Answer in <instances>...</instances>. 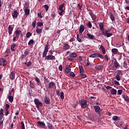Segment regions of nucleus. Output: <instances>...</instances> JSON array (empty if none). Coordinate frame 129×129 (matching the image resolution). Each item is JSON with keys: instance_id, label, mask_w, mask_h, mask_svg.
Here are the masks:
<instances>
[{"instance_id": "1", "label": "nucleus", "mask_w": 129, "mask_h": 129, "mask_svg": "<svg viewBox=\"0 0 129 129\" xmlns=\"http://www.w3.org/2000/svg\"><path fill=\"white\" fill-rule=\"evenodd\" d=\"M48 47H49V41L47 42V44L45 46L44 50L42 54V57H45V59L46 60H55L56 57H55V56L54 55H48L47 56L48 51L49 50V48H48Z\"/></svg>"}, {"instance_id": "2", "label": "nucleus", "mask_w": 129, "mask_h": 129, "mask_svg": "<svg viewBox=\"0 0 129 129\" xmlns=\"http://www.w3.org/2000/svg\"><path fill=\"white\" fill-rule=\"evenodd\" d=\"M94 108L95 109V112L99 114V116H103V112L101 110L99 106H94Z\"/></svg>"}, {"instance_id": "3", "label": "nucleus", "mask_w": 129, "mask_h": 129, "mask_svg": "<svg viewBox=\"0 0 129 129\" xmlns=\"http://www.w3.org/2000/svg\"><path fill=\"white\" fill-rule=\"evenodd\" d=\"M80 105H81L82 108H86L88 106L87 105V101L85 99H82L79 101Z\"/></svg>"}, {"instance_id": "4", "label": "nucleus", "mask_w": 129, "mask_h": 129, "mask_svg": "<svg viewBox=\"0 0 129 129\" xmlns=\"http://www.w3.org/2000/svg\"><path fill=\"white\" fill-rule=\"evenodd\" d=\"M89 57L90 58H100L101 59H103V55L100 54L99 52H96L94 54H91Z\"/></svg>"}, {"instance_id": "5", "label": "nucleus", "mask_w": 129, "mask_h": 129, "mask_svg": "<svg viewBox=\"0 0 129 129\" xmlns=\"http://www.w3.org/2000/svg\"><path fill=\"white\" fill-rule=\"evenodd\" d=\"M34 103L36 105L37 109H40V106H43V103L40 101L38 99H34Z\"/></svg>"}, {"instance_id": "6", "label": "nucleus", "mask_w": 129, "mask_h": 129, "mask_svg": "<svg viewBox=\"0 0 129 129\" xmlns=\"http://www.w3.org/2000/svg\"><path fill=\"white\" fill-rule=\"evenodd\" d=\"M122 76V73H121V71H117V73L115 77L117 81H120L121 80V77Z\"/></svg>"}, {"instance_id": "7", "label": "nucleus", "mask_w": 129, "mask_h": 129, "mask_svg": "<svg viewBox=\"0 0 129 129\" xmlns=\"http://www.w3.org/2000/svg\"><path fill=\"white\" fill-rule=\"evenodd\" d=\"M113 62V65L115 68V69H118L119 67H120V65L119 64V63L117 61L116 59H115L114 61L112 60Z\"/></svg>"}, {"instance_id": "8", "label": "nucleus", "mask_w": 129, "mask_h": 129, "mask_svg": "<svg viewBox=\"0 0 129 129\" xmlns=\"http://www.w3.org/2000/svg\"><path fill=\"white\" fill-rule=\"evenodd\" d=\"M15 77H16V74L15 73V72L12 71L9 75L10 79H11V80H14Z\"/></svg>"}, {"instance_id": "9", "label": "nucleus", "mask_w": 129, "mask_h": 129, "mask_svg": "<svg viewBox=\"0 0 129 129\" xmlns=\"http://www.w3.org/2000/svg\"><path fill=\"white\" fill-rule=\"evenodd\" d=\"M95 69L97 71H100V70L103 69V66L102 64L97 65L95 67Z\"/></svg>"}, {"instance_id": "10", "label": "nucleus", "mask_w": 129, "mask_h": 129, "mask_svg": "<svg viewBox=\"0 0 129 129\" xmlns=\"http://www.w3.org/2000/svg\"><path fill=\"white\" fill-rule=\"evenodd\" d=\"M55 83H54L53 82H51L48 84V89L54 88V87H55Z\"/></svg>"}, {"instance_id": "11", "label": "nucleus", "mask_w": 129, "mask_h": 129, "mask_svg": "<svg viewBox=\"0 0 129 129\" xmlns=\"http://www.w3.org/2000/svg\"><path fill=\"white\" fill-rule=\"evenodd\" d=\"M44 99V102L45 104H50V99L48 97H47V96H45Z\"/></svg>"}, {"instance_id": "12", "label": "nucleus", "mask_w": 129, "mask_h": 129, "mask_svg": "<svg viewBox=\"0 0 129 129\" xmlns=\"http://www.w3.org/2000/svg\"><path fill=\"white\" fill-rule=\"evenodd\" d=\"M84 30H85V28L84 27V25H81L80 27V30L79 32L80 34H82L84 32Z\"/></svg>"}, {"instance_id": "13", "label": "nucleus", "mask_w": 129, "mask_h": 129, "mask_svg": "<svg viewBox=\"0 0 129 129\" xmlns=\"http://www.w3.org/2000/svg\"><path fill=\"white\" fill-rule=\"evenodd\" d=\"M37 123H38V125L41 127H45V126H46V125L43 121H38Z\"/></svg>"}, {"instance_id": "14", "label": "nucleus", "mask_w": 129, "mask_h": 129, "mask_svg": "<svg viewBox=\"0 0 129 129\" xmlns=\"http://www.w3.org/2000/svg\"><path fill=\"white\" fill-rule=\"evenodd\" d=\"M98 25L101 31H103V30H104V26L103 25V22H99L98 23Z\"/></svg>"}, {"instance_id": "15", "label": "nucleus", "mask_w": 129, "mask_h": 129, "mask_svg": "<svg viewBox=\"0 0 129 129\" xmlns=\"http://www.w3.org/2000/svg\"><path fill=\"white\" fill-rule=\"evenodd\" d=\"M87 35L88 36L89 40H95V37H94V35L90 34L89 33H87Z\"/></svg>"}, {"instance_id": "16", "label": "nucleus", "mask_w": 129, "mask_h": 129, "mask_svg": "<svg viewBox=\"0 0 129 129\" xmlns=\"http://www.w3.org/2000/svg\"><path fill=\"white\" fill-rule=\"evenodd\" d=\"M13 30H14V29L12 27V25H10L8 27V33L9 35H12L13 33Z\"/></svg>"}, {"instance_id": "17", "label": "nucleus", "mask_w": 129, "mask_h": 129, "mask_svg": "<svg viewBox=\"0 0 129 129\" xmlns=\"http://www.w3.org/2000/svg\"><path fill=\"white\" fill-rule=\"evenodd\" d=\"M66 73H70L71 72V67L70 66H68L66 68Z\"/></svg>"}, {"instance_id": "18", "label": "nucleus", "mask_w": 129, "mask_h": 129, "mask_svg": "<svg viewBox=\"0 0 129 129\" xmlns=\"http://www.w3.org/2000/svg\"><path fill=\"white\" fill-rule=\"evenodd\" d=\"M111 52L114 55H116V54L118 53V50L116 48H112L111 49Z\"/></svg>"}, {"instance_id": "19", "label": "nucleus", "mask_w": 129, "mask_h": 129, "mask_svg": "<svg viewBox=\"0 0 129 129\" xmlns=\"http://www.w3.org/2000/svg\"><path fill=\"white\" fill-rule=\"evenodd\" d=\"M108 33H109V30H106L104 31V30H103V31H102V36H107Z\"/></svg>"}, {"instance_id": "20", "label": "nucleus", "mask_w": 129, "mask_h": 129, "mask_svg": "<svg viewBox=\"0 0 129 129\" xmlns=\"http://www.w3.org/2000/svg\"><path fill=\"white\" fill-rule=\"evenodd\" d=\"M15 34H16V37L19 38V37H20V34H22V31L16 30L15 31Z\"/></svg>"}, {"instance_id": "21", "label": "nucleus", "mask_w": 129, "mask_h": 129, "mask_svg": "<svg viewBox=\"0 0 129 129\" xmlns=\"http://www.w3.org/2000/svg\"><path fill=\"white\" fill-rule=\"evenodd\" d=\"M18 15H19V13L17 11H14V13L12 14V16L14 19L15 18H18Z\"/></svg>"}, {"instance_id": "22", "label": "nucleus", "mask_w": 129, "mask_h": 129, "mask_svg": "<svg viewBox=\"0 0 129 129\" xmlns=\"http://www.w3.org/2000/svg\"><path fill=\"white\" fill-rule=\"evenodd\" d=\"M79 68L80 74H82L84 73V70L83 69V66H79Z\"/></svg>"}, {"instance_id": "23", "label": "nucleus", "mask_w": 129, "mask_h": 129, "mask_svg": "<svg viewBox=\"0 0 129 129\" xmlns=\"http://www.w3.org/2000/svg\"><path fill=\"white\" fill-rule=\"evenodd\" d=\"M25 15L26 16H29L30 15V10L28 9V8H26L24 9Z\"/></svg>"}, {"instance_id": "24", "label": "nucleus", "mask_w": 129, "mask_h": 129, "mask_svg": "<svg viewBox=\"0 0 129 129\" xmlns=\"http://www.w3.org/2000/svg\"><path fill=\"white\" fill-rule=\"evenodd\" d=\"M122 96L123 98L124 99L125 101H126L127 102H129V98L127 96L125 95H122Z\"/></svg>"}, {"instance_id": "25", "label": "nucleus", "mask_w": 129, "mask_h": 129, "mask_svg": "<svg viewBox=\"0 0 129 129\" xmlns=\"http://www.w3.org/2000/svg\"><path fill=\"white\" fill-rule=\"evenodd\" d=\"M64 7H65V3L61 4L58 7V10L59 11H64V10H63Z\"/></svg>"}, {"instance_id": "26", "label": "nucleus", "mask_w": 129, "mask_h": 129, "mask_svg": "<svg viewBox=\"0 0 129 129\" xmlns=\"http://www.w3.org/2000/svg\"><path fill=\"white\" fill-rule=\"evenodd\" d=\"M110 92H111V94H112V95H116V92H117L116 90H115L114 89H112L110 90Z\"/></svg>"}, {"instance_id": "27", "label": "nucleus", "mask_w": 129, "mask_h": 129, "mask_svg": "<svg viewBox=\"0 0 129 129\" xmlns=\"http://www.w3.org/2000/svg\"><path fill=\"white\" fill-rule=\"evenodd\" d=\"M100 49H101L102 52L103 54H105V53H106V51H105V48H104V46H103V45H101Z\"/></svg>"}, {"instance_id": "28", "label": "nucleus", "mask_w": 129, "mask_h": 129, "mask_svg": "<svg viewBox=\"0 0 129 129\" xmlns=\"http://www.w3.org/2000/svg\"><path fill=\"white\" fill-rule=\"evenodd\" d=\"M2 63H3V66H4V67H5V66H7V64L8 63V62H7V60L5 59H2Z\"/></svg>"}, {"instance_id": "29", "label": "nucleus", "mask_w": 129, "mask_h": 129, "mask_svg": "<svg viewBox=\"0 0 129 129\" xmlns=\"http://www.w3.org/2000/svg\"><path fill=\"white\" fill-rule=\"evenodd\" d=\"M70 57H72L73 58H76V57H77V54L74 52H72V53L70 54Z\"/></svg>"}, {"instance_id": "30", "label": "nucleus", "mask_w": 129, "mask_h": 129, "mask_svg": "<svg viewBox=\"0 0 129 129\" xmlns=\"http://www.w3.org/2000/svg\"><path fill=\"white\" fill-rule=\"evenodd\" d=\"M70 48V46H69V45H68V44L65 43V44H64V47H63V49H64V50H68V49H69Z\"/></svg>"}, {"instance_id": "31", "label": "nucleus", "mask_w": 129, "mask_h": 129, "mask_svg": "<svg viewBox=\"0 0 129 129\" xmlns=\"http://www.w3.org/2000/svg\"><path fill=\"white\" fill-rule=\"evenodd\" d=\"M112 119L113 120H119V117L116 115H114L112 117Z\"/></svg>"}, {"instance_id": "32", "label": "nucleus", "mask_w": 129, "mask_h": 129, "mask_svg": "<svg viewBox=\"0 0 129 129\" xmlns=\"http://www.w3.org/2000/svg\"><path fill=\"white\" fill-rule=\"evenodd\" d=\"M8 99H9L10 102H13V101H14V97H13L12 96H9Z\"/></svg>"}, {"instance_id": "33", "label": "nucleus", "mask_w": 129, "mask_h": 129, "mask_svg": "<svg viewBox=\"0 0 129 129\" xmlns=\"http://www.w3.org/2000/svg\"><path fill=\"white\" fill-rule=\"evenodd\" d=\"M24 64L27 66V67H29V66H32V61H29L28 62H24Z\"/></svg>"}, {"instance_id": "34", "label": "nucleus", "mask_w": 129, "mask_h": 129, "mask_svg": "<svg viewBox=\"0 0 129 129\" xmlns=\"http://www.w3.org/2000/svg\"><path fill=\"white\" fill-rule=\"evenodd\" d=\"M36 32L37 34H41L42 32V29L37 28Z\"/></svg>"}, {"instance_id": "35", "label": "nucleus", "mask_w": 129, "mask_h": 129, "mask_svg": "<svg viewBox=\"0 0 129 129\" xmlns=\"http://www.w3.org/2000/svg\"><path fill=\"white\" fill-rule=\"evenodd\" d=\"M28 54H30V50H28V49H26L24 51V55L26 56H27V55H28Z\"/></svg>"}, {"instance_id": "36", "label": "nucleus", "mask_w": 129, "mask_h": 129, "mask_svg": "<svg viewBox=\"0 0 129 129\" xmlns=\"http://www.w3.org/2000/svg\"><path fill=\"white\" fill-rule=\"evenodd\" d=\"M110 18L111 21H112V22H113L115 20V18H114V16H113V14H110Z\"/></svg>"}, {"instance_id": "37", "label": "nucleus", "mask_w": 129, "mask_h": 129, "mask_svg": "<svg viewBox=\"0 0 129 129\" xmlns=\"http://www.w3.org/2000/svg\"><path fill=\"white\" fill-rule=\"evenodd\" d=\"M36 23H37V20L36 19L34 20V21L32 22V26L33 29H34V28L36 27Z\"/></svg>"}, {"instance_id": "38", "label": "nucleus", "mask_w": 129, "mask_h": 129, "mask_svg": "<svg viewBox=\"0 0 129 129\" xmlns=\"http://www.w3.org/2000/svg\"><path fill=\"white\" fill-rule=\"evenodd\" d=\"M35 81H36V82H37V85H39V83H40V82H41V81H40V79L39 78H38L37 77H36L35 78Z\"/></svg>"}, {"instance_id": "39", "label": "nucleus", "mask_w": 129, "mask_h": 129, "mask_svg": "<svg viewBox=\"0 0 129 129\" xmlns=\"http://www.w3.org/2000/svg\"><path fill=\"white\" fill-rule=\"evenodd\" d=\"M32 36V33L28 32L26 33V38H30Z\"/></svg>"}, {"instance_id": "40", "label": "nucleus", "mask_w": 129, "mask_h": 129, "mask_svg": "<svg viewBox=\"0 0 129 129\" xmlns=\"http://www.w3.org/2000/svg\"><path fill=\"white\" fill-rule=\"evenodd\" d=\"M123 67L124 68H125V69H127V64L126 63V61H124Z\"/></svg>"}, {"instance_id": "41", "label": "nucleus", "mask_w": 129, "mask_h": 129, "mask_svg": "<svg viewBox=\"0 0 129 129\" xmlns=\"http://www.w3.org/2000/svg\"><path fill=\"white\" fill-rule=\"evenodd\" d=\"M79 37H80L79 34H77V39L78 42H82V39H81Z\"/></svg>"}, {"instance_id": "42", "label": "nucleus", "mask_w": 129, "mask_h": 129, "mask_svg": "<svg viewBox=\"0 0 129 129\" xmlns=\"http://www.w3.org/2000/svg\"><path fill=\"white\" fill-rule=\"evenodd\" d=\"M43 25V22H38L36 28H38V27H42Z\"/></svg>"}, {"instance_id": "43", "label": "nucleus", "mask_w": 129, "mask_h": 129, "mask_svg": "<svg viewBox=\"0 0 129 129\" xmlns=\"http://www.w3.org/2000/svg\"><path fill=\"white\" fill-rule=\"evenodd\" d=\"M15 47H16V44H13L11 45V49L12 51H15Z\"/></svg>"}, {"instance_id": "44", "label": "nucleus", "mask_w": 129, "mask_h": 129, "mask_svg": "<svg viewBox=\"0 0 129 129\" xmlns=\"http://www.w3.org/2000/svg\"><path fill=\"white\" fill-rule=\"evenodd\" d=\"M114 84H115V85H117V86H118L120 85L119 84V82H118V81H117L116 80H115L114 81Z\"/></svg>"}, {"instance_id": "45", "label": "nucleus", "mask_w": 129, "mask_h": 129, "mask_svg": "<svg viewBox=\"0 0 129 129\" xmlns=\"http://www.w3.org/2000/svg\"><path fill=\"white\" fill-rule=\"evenodd\" d=\"M117 93H118V95H121V94H122V90L121 89L118 90L117 91Z\"/></svg>"}, {"instance_id": "46", "label": "nucleus", "mask_w": 129, "mask_h": 129, "mask_svg": "<svg viewBox=\"0 0 129 129\" xmlns=\"http://www.w3.org/2000/svg\"><path fill=\"white\" fill-rule=\"evenodd\" d=\"M60 98H61V99H64V92H61L60 93Z\"/></svg>"}, {"instance_id": "47", "label": "nucleus", "mask_w": 129, "mask_h": 129, "mask_svg": "<svg viewBox=\"0 0 129 129\" xmlns=\"http://www.w3.org/2000/svg\"><path fill=\"white\" fill-rule=\"evenodd\" d=\"M21 124L22 127L21 129H25V124L23 121H21Z\"/></svg>"}, {"instance_id": "48", "label": "nucleus", "mask_w": 129, "mask_h": 129, "mask_svg": "<svg viewBox=\"0 0 129 129\" xmlns=\"http://www.w3.org/2000/svg\"><path fill=\"white\" fill-rule=\"evenodd\" d=\"M87 26L89 27V28H92V24H91V22H89L88 23Z\"/></svg>"}, {"instance_id": "49", "label": "nucleus", "mask_w": 129, "mask_h": 129, "mask_svg": "<svg viewBox=\"0 0 129 129\" xmlns=\"http://www.w3.org/2000/svg\"><path fill=\"white\" fill-rule=\"evenodd\" d=\"M44 9H45L46 12H47V11H48V10H49V6H48L47 5H44Z\"/></svg>"}, {"instance_id": "50", "label": "nucleus", "mask_w": 129, "mask_h": 129, "mask_svg": "<svg viewBox=\"0 0 129 129\" xmlns=\"http://www.w3.org/2000/svg\"><path fill=\"white\" fill-rule=\"evenodd\" d=\"M58 69L59 71H62V70H63V66L61 64H60L58 67Z\"/></svg>"}, {"instance_id": "51", "label": "nucleus", "mask_w": 129, "mask_h": 129, "mask_svg": "<svg viewBox=\"0 0 129 129\" xmlns=\"http://www.w3.org/2000/svg\"><path fill=\"white\" fill-rule=\"evenodd\" d=\"M70 76H71L72 77H75V74L73 72H71L70 73Z\"/></svg>"}, {"instance_id": "52", "label": "nucleus", "mask_w": 129, "mask_h": 129, "mask_svg": "<svg viewBox=\"0 0 129 129\" xmlns=\"http://www.w3.org/2000/svg\"><path fill=\"white\" fill-rule=\"evenodd\" d=\"M37 17H38L39 19H42V18H43V17H42V13H38L37 14Z\"/></svg>"}, {"instance_id": "53", "label": "nucleus", "mask_w": 129, "mask_h": 129, "mask_svg": "<svg viewBox=\"0 0 129 129\" xmlns=\"http://www.w3.org/2000/svg\"><path fill=\"white\" fill-rule=\"evenodd\" d=\"M0 115H4V109L3 108L0 110Z\"/></svg>"}, {"instance_id": "54", "label": "nucleus", "mask_w": 129, "mask_h": 129, "mask_svg": "<svg viewBox=\"0 0 129 129\" xmlns=\"http://www.w3.org/2000/svg\"><path fill=\"white\" fill-rule=\"evenodd\" d=\"M31 44H34V40L31 39L28 42V45H31Z\"/></svg>"}, {"instance_id": "55", "label": "nucleus", "mask_w": 129, "mask_h": 129, "mask_svg": "<svg viewBox=\"0 0 129 129\" xmlns=\"http://www.w3.org/2000/svg\"><path fill=\"white\" fill-rule=\"evenodd\" d=\"M81 76L82 78H86L87 76L85 74H81Z\"/></svg>"}, {"instance_id": "56", "label": "nucleus", "mask_w": 129, "mask_h": 129, "mask_svg": "<svg viewBox=\"0 0 129 129\" xmlns=\"http://www.w3.org/2000/svg\"><path fill=\"white\" fill-rule=\"evenodd\" d=\"M111 36H112V33H110L109 32H108V34H107L106 37H107V38H109Z\"/></svg>"}, {"instance_id": "57", "label": "nucleus", "mask_w": 129, "mask_h": 129, "mask_svg": "<svg viewBox=\"0 0 129 129\" xmlns=\"http://www.w3.org/2000/svg\"><path fill=\"white\" fill-rule=\"evenodd\" d=\"M106 89H107V90H109V89H111L112 88V87H111V86H107L106 87H105Z\"/></svg>"}, {"instance_id": "58", "label": "nucleus", "mask_w": 129, "mask_h": 129, "mask_svg": "<svg viewBox=\"0 0 129 129\" xmlns=\"http://www.w3.org/2000/svg\"><path fill=\"white\" fill-rule=\"evenodd\" d=\"M78 6L79 8V10H81V8H82V5H81V4H78Z\"/></svg>"}, {"instance_id": "59", "label": "nucleus", "mask_w": 129, "mask_h": 129, "mask_svg": "<svg viewBox=\"0 0 129 129\" xmlns=\"http://www.w3.org/2000/svg\"><path fill=\"white\" fill-rule=\"evenodd\" d=\"M60 12H59V16H63V13H64V10H60Z\"/></svg>"}, {"instance_id": "60", "label": "nucleus", "mask_w": 129, "mask_h": 129, "mask_svg": "<svg viewBox=\"0 0 129 129\" xmlns=\"http://www.w3.org/2000/svg\"><path fill=\"white\" fill-rule=\"evenodd\" d=\"M25 57H26V55H25V54H22V55L21 56L20 58H21V59H23L24 58H25Z\"/></svg>"}, {"instance_id": "61", "label": "nucleus", "mask_w": 129, "mask_h": 129, "mask_svg": "<svg viewBox=\"0 0 129 129\" xmlns=\"http://www.w3.org/2000/svg\"><path fill=\"white\" fill-rule=\"evenodd\" d=\"M68 60L70 61V62H73V61H74V59L73 58H69Z\"/></svg>"}, {"instance_id": "62", "label": "nucleus", "mask_w": 129, "mask_h": 129, "mask_svg": "<svg viewBox=\"0 0 129 129\" xmlns=\"http://www.w3.org/2000/svg\"><path fill=\"white\" fill-rule=\"evenodd\" d=\"M51 16L53 19L55 18V17H56V14H51Z\"/></svg>"}, {"instance_id": "63", "label": "nucleus", "mask_w": 129, "mask_h": 129, "mask_svg": "<svg viewBox=\"0 0 129 129\" xmlns=\"http://www.w3.org/2000/svg\"><path fill=\"white\" fill-rule=\"evenodd\" d=\"M105 58L107 60V61H108V56L107 55V54H106L105 55Z\"/></svg>"}, {"instance_id": "64", "label": "nucleus", "mask_w": 129, "mask_h": 129, "mask_svg": "<svg viewBox=\"0 0 129 129\" xmlns=\"http://www.w3.org/2000/svg\"><path fill=\"white\" fill-rule=\"evenodd\" d=\"M6 108H10V105L9 104H6Z\"/></svg>"}]
</instances>
